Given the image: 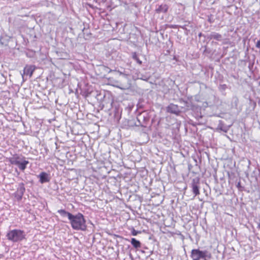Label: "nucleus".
Instances as JSON below:
<instances>
[{"mask_svg": "<svg viewBox=\"0 0 260 260\" xmlns=\"http://www.w3.org/2000/svg\"><path fill=\"white\" fill-rule=\"evenodd\" d=\"M72 216L69 220L71 226L74 230L82 231L86 230V221L82 214L78 213L75 215L72 214Z\"/></svg>", "mask_w": 260, "mask_h": 260, "instance_id": "nucleus-1", "label": "nucleus"}, {"mask_svg": "<svg viewBox=\"0 0 260 260\" xmlns=\"http://www.w3.org/2000/svg\"><path fill=\"white\" fill-rule=\"evenodd\" d=\"M25 236L23 231L17 229L11 230L7 234L8 239L13 242L22 241L25 239Z\"/></svg>", "mask_w": 260, "mask_h": 260, "instance_id": "nucleus-2", "label": "nucleus"}, {"mask_svg": "<svg viewBox=\"0 0 260 260\" xmlns=\"http://www.w3.org/2000/svg\"><path fill=\"white\" fill-rule=\"evenodd\" d=\"M9 161L12 165L17 166L22 171L24 170L26 166L29 164L28 161L25 159L23 157L15 155L9 158Z\"/></svg>", "mask_w": 260, "mask_h": 260, "instance_id": "nucleus-3", "label": "nucleus"}, {"mask_svg": "<svg viewBox=\"0 0 260 260\" xmlns=\"http://www.w3.org/2000/svg\"><path fill=\"white\" fill-rule=\"evenodd\" d=\"M109 84L113 86L117 87L122 90H125V88L128 86L127 84H120L118 80H116L113 77H110L108 78Z\"/></svg>", "mask_w": 260, "mask_h": 260, "instance_id": "nucleus-4", "label": "nucleus"}, {"mask_svg": "<svg viewBox=\"0 0 260 260\" xmlns=\"http://www.w3.org/2000/svg\"><path fill=\"white\" fill-rule=\"evenodd\" d=\"M129 77V74H124V77H120L118 80L120 84H128V86L125 88V90L130 88L131 87V81Z\"/></svg>", "mask_w": 260, "mask_h": 260, "instance_id": "nucleus-5", "label": "nucleus"}, {"mask_svg": "<svg viewBox=\"0 0 260 260\" xmlns=\"http://www.w3.org/2000/svg\"><path fill=\"white\" fill-rule=\"evenodd\" d=\"M167 112L176 115H179L180 113V110L178 106L173 104H170L167 107Z\"/></svg>", "mask_w": 260, "mask_h": 260, "instance_id": "nucleus-6", "label": "nucleus"}, {"mask_svg": "<svg viewBox=\"0 0 260 260\" xmlns=\"http://www.w3.org/2000/svg\"><path fill=\"white\" fill-rule=\"evenodd\" d=\"M25 189L24 187V185L23 183H21L19 184L17 190L16 192V196L17 197L18 199H21L24 192Z\"/></svg>", "mask_w": 260, "mask_h": 260, "instance_id": "nucleus-7", "label": "nucleus"}, {"mask_svg": "<svg viewBox=\"0 0 260 260\" xmlns=\"http://www.w3.org/2000/svg\"><path fill=\"white\" fill-rule=\"evenodd\" d=\"M35 70V67L34 66H26L24 69L23 74L31 77Z\"/></svg>", "mask_w": 260, "mask_h": 260, "instance_id": "nucleus-8", "label": "nucleus"}, {"mask_svg": "<svg viewBox=\"0 0 260 260\" xmlns=\"http://www.w3.org/2000/svg\"><path fill=\"white\" fill-rule=\"evenodd\" d=\"M196 260L200 258H206L209 256V253L207 251H200L196 249Z\"/></svg>", "mask_w": 260, "mask_h": 260, "instance_id": "nucleus-9", "label": "nucleus"}, {"mask_svg": "<svg viewBox=\"0 0 260 260\" xmlns=\"http://www.w3.org/2000/svg\"><path fill=\"white\" fill-rule=\"evenodd\" d=\"M40 182L41 183L48 182L50 181L49 175L45 172H41L39 175Z\"/></svg>", "mask_w": 260, "mask_h": 260, "instance_id": "nucleus-10", "label": "nucleus"}, {"mask_svg": "<svg viewBox=\"0 0 260 260\" xmlns=\"http://www.w3.org/2000/svg\"><path fill=\"white\" fill-rule=\"evenodd\" d=\"M208 38L210 39H213L218 41H221L222 40V36L221 35L216 32H212L208 36Z\"/></svg>", "mask_w": 260, "mask_h": 260, "instance_id": "nucleus-11", "label": "nucleus"}, {"mask_svg": "<svg viewBox=\"0 0 260 260\" xmlns=\"http://www.w3.org/2000/svg\"><path fill=\"white\" fill-rule=\"evenodd\" d=\"M168 7L166 4H162L158 6L157 8L155 9V11L157 13H166L167 12Z\"/></svg>", "mask_w": 260, "mask_h": 260, "instance_id": "nucleus-12", "label": "nucleus"}, {"mask_svg": "<svg viewBox=\"0 0 260 260\" xmlns=\"http://www.w3.org/2000/svg\"><path fill=\"white\" fill-rule=\"evenodd\" d=\"M57 212L62 217H66L67 216L68 217V219H71L72 216V214L66 211V210L63 209H60L58 210L57 211Z\"/></svg>", "mask_w": 260, "mask_h": 260, "instance_id": "nucleus-13", "label": "nucleus"}, {"mask_svg": "<svg viewBox=\"0 0 260 260\" xmlns=\"http://www.w3.org/2000/svg\"><path fill=\"white\" fill-rule=\"evenodd\" d=\"M131 244L136 248H140L141 247L140 242L136 240L135 238H132L131 239Z\"/></svg>", "mask_w": 260, "mask_h": 260, "instance_id": "nucleus-14", "label": "nucleus"}, {"mask_svg": "<svg viewBox=\"0 0 260 260\" xmlns=\"http://www.w3.org/2000/svg\"><path fill=\"white\" fill-rule=\"evenodd\" d=\"M114 75H115V77H117L118 75L120 77H124V74H127L125 72H122L121 71H117V70L114 71Z\"/></svg>", "mask_w": 260, "mask_h": 260, "instance_id": "nucleus-15", "label": "nucleus"}, {"mask_svg": "<svg viewBox=\"0 0 260 260\" xmlns=\"http://www.w3.org/2000/svg\"><path fill=\"white\" fill-rule=\"evenodd\" d=\"M133 58L135 60H136L137 61V62L138 63H139V64H142V61L139 59V58L137 56V55L136 52L133 53Z\"/></svg>", "mask_w": 260, "mask_h": 260, "instance_id": "nucleus-16", "label": "nucleus"}, {"mask_svg": "<svg viewBox=\"0 0 260 260\" xmlns=\"http://www.w3.org/2000/svg\"><path fill=\"white\" fill-rule=\"evenodd\" d=\"M140 233H141V232L136 231L134 228H133L132 231V235L133 236H137L138 234H140Z\"/></svg>", "mask_w": 260, "mask_h": 260, "instance_id": "nucleus-17", "label": "nucleus"}, {"mask_svg": "<svg viewBox=\"0 0 260 260\" xmlns=\"http://www.w3.org/2000/svg\"><path fill=\"white\" fill-rule=\"evenodd\" d=\"M208 21L210 22V23H213L214 21V17L213 15H211L210 16H208Z\"/></svg>", "mask_w": 260, "mask_h": 260, "instance_id": "nucleus-18", "label": "nucleus"}, {"mask_svg": "<svg viewBox=\"0 0 260 260\" xmlns=\"http://www.w3.org/2000/svg\"><path fill=\"white\" fill-rule=\"evenodd\" d=\"M218 128L220 129V130H221V131H222L223 132H224L225 133L227 132V131L228 130V128H226V127H222L220 125H218Z\"/></svg>", "mask_w": 260, "mask_h": 260, "instance_id": "nucleus-19", "label": "nucleus"}, {"mask_svg": "<svg viewBox=\"0 0 260 260\" xmlns=\"http://www.w3.org/2000/svg\"><path fill=\"white\" fill-rule=\"evenodd\" d=\"M192 192L195 193V179L192 180Z\"/></svg>", "mask_w": 260, "mask_h": 260, "instance_id": "nucleus-20", "label": "nucleus"}, {"mask_svg": "<svg viewBox=\"0 0 260 260\" xmlns=\"http://www.w3.org/2000/svg\"><path fill=\"white\" fill-rule=\"evenodd\" d=\"M191 253H192V255H193L195 253V249H192Z\"/></svg>", "mask_w": 260, "mask_h": 260, "instance_id": "nucleus-21", "label": "nucleus"}, {"mask_svg": "<svg viewBox=\"0 0 260 260\" xmlns=\"http://www.w3.org/2000/svg\"><path fill=\"white\" fill-rule=\"evenodd\" d=\"M114 70H109V71H108V73H114Z\"/></svg>", "mask_w": 260, "mask_h": 260, "instance_id": "nucleus-22", "label": "nucleus"}, {"mask_svg": "<svg viewBox=\"0 0 260 260\" xmlns=\"http://www.w3.org/2000/svg\"><path fill=\"white\" fill-rule=\"evenodd\" d=\"M198 107H200V105H199V104L196 105V111L198 110Z\"/></svg>", "mask_w": 260, "mask_h": 260, "instance_id": "nucleus-23", "label": "nucleus"}, {"mask_svg": "<svg viewBox=\"0 0 260 260\" xmlns=\"http://www.w3.org/2000/svg\"><path fill=\"white\" fill-rule=\"evenodd\" d=\"M198 191H198V188H197V187L196 186V194H197V193H199V192H198Z\"/></svg>", "mask_w": 260, "mask_h": 260, "instance_id": "nucleus-24", "label": "nucleus"}, {"mask_svg": "<svg viewBox=\"0 0 260 260\" xmlns=\"http://www.w3.org/2000/svg\"><path fill=\"white\" fill-rule=\"evenodd\" d=\"M258 228L259 229H260V219H259V222H258Z\"/></svg>", "mask_w": 260, "mask_h": 260, "instance_id": "nucleus-25", "label": "nucleus"}, {"mask_svg": "<svg viewBox=\"0 0 260 260\" xmlns=\"http://www.w3.org/2000/svg\"><path fill=\"white\" fill-rule=\"evenodd\" d=\"M3 257V254H0V259Z\"/></svg>", "mask_w": 260, "mask_h": 260, "instance_id": "nucleus-26", "label": "nucleus"}]
</instances>
